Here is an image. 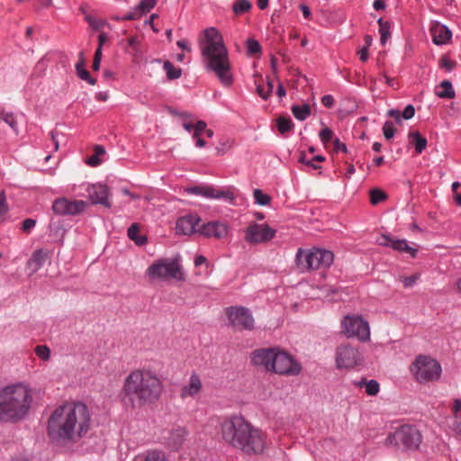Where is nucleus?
I'll return each mask as SVG.
<instances>
[{
    "instance_id": "obj_3",
    "label": "nucleus",
    "mask_w": 461,
    "mask_h": 461,
    "mask_svg": "<svg viewBox=\"0 0 461 461\" xmlns=\"http://www.w3.org/2000/svg\"><path fill=\"white\" fill-rule=\"evenodd\" d=\"M200 42L203 62L208 72H213L221 83L229 86L233 82L228 51L219 31L214 27L204 30Z\"/></svg>"
},
{
    "instance_id": "obj_26",
    "label": "nucleus",
    "mask_w": 461,
    "mask_h": 461,
    "mask_svg": "<svg viewBox=\"0 0 461 461\" xmlns=\"http://www.w3.org/2000/svg\"><path fill=\"white\" fill-rule=\"evenodd\" d=\"M50 234L53 237L55 241L63 242V239L66 233V229L63 226V223L60 221H50Z\"/></svg>"
},
{
    "instance_id": "obj_16",
    "label": "nucleus",
    "mask_w": 461,
    "mask_h": 461,
    "mask_svg": "<svg viewBox=\"0 0 461 461\" xmlns=\"http://www.w3.org/2000/svg\"><path fill=\"white\" fill-rule=\"evenodd\" d=\"M228 319L230 325L237 330H252L254 327V319L244 307H230L228 310Z\"/></svg>"
},
{
    "instance_id": "obj_36",
    "label": "nucleus",
    "mask_w": 461,
    "mask_h": 461,
    "mask_svg": "<svg viewBox=\"0 0 461 461\" xmlns=\"http://www.w3.org/2000/svg\"><path fill=\"white\" fill-rule=\"evenodd\" d=\"M232 9L235 14L240 15L251 9V3L249 0H236Z\"/></svg>"
},
{
    "instance_id": "obj_18",
    "label": "nucleus",
    "mask_w": 461,
    "mask_h": 461,
    "mask_svg": "<svg viewBox=\"0 0 461 461\" xmlns=\"http://www.w3.org/2000/svg\"><path fill=\"white\" fill-rule=\"evenodd\" d=\"M175 123L182 127L184 130L192 133L193 138H197L205 130L206 123L203 121H196L191 116H184L178 114L175 111Z\"/></svg>"
},
{
    "instance_id": "obj_14",
    "label": "nucleus",
    "mask_w": 461,
    "mask_h": 461,
    "mask_svg": "<svg viewBox=\"0 0 461 461\" xmlns=\"http://www.w3.org/2000/svg\"><path fill=\"white\" fill-rule=\"evenodd\" d=\"M276 235V230L265 223H252L245 230V240L251 244L266 243Z\"/></svg>"
},
{
    "instance_id": "obj_44",
    "label": "nucleus",
    "mask_w": 461,
    "mask_h": 461,
    "mask_svg": "<svg viewBox=\"0 0 461 461\" xmlns=\"http://www.w3.org/2000/svg\"><path fill=\"white\" fill-rule=\"evenodd\" d=\"M273 88V83L269 80L267 81V86H262L261 85L257 84V92L263 99H267L270 95Z\"/></svg>"
},
{
    "instance_id": "obj_28",
    "label": "nucleus",
    "mask_w": 461,
    "mask_h": 461,
    "mask_svg": "<svg viewBox=\"0 0 461 461\" xmlns=\"http://www.w3.org/2000/svg\"><path fill=\"white\" fill-rule=\"evenodd\" d=\"M139 225L137 223L131 224L127 231L130 240H133L138 246H142L147 243V237L139 235Z\"/></svg>"
},
{
    "instance_id": "obj_38",
    "label": "nucleus",
    "mask_w": 461,
    "mask_h": 461,
    "mask_svg": "<svg viewBox=\"0 0 461 461\" xmlns=\"http://www.w3.org/2000/svg\"><path fill=\"white\" fill-rule=\"evenodd\" d=\"M155 5L156 0H141L135 8L142 16L143 14L149 13L154 7Z\"/></svg>"
},
{
    "instance_id": "obj_51",
    "label": "nucleus",
    "mask_w": 461,
    "mask_h": 461,
    "mask_svg": "<svg viewBox=\"0 0 461 461\" xmlns=\"http://www.w3.org/2000/svg\"><path fill=\"white\" fill-rule=\"evenodd\" d=\"M191 53H185V51L179 50V52L175 53V59L178 62H186L189 63L191 61Z\"/></svg>"
},
{
    "instance_id": "obj_45",
    "label": "nucleus",
    "mask_w": 461,
    "mask_h": 461,
    "mask_svg": "<svg viewBox=\"0 0 461 461\" xmlns=\"http://www.w3.org/2000/svg\"><path fill=\"white\" fill-rule=\"evenodd\" d=\"M142 461H167L164 453L160 451L148 452Z\"/></svg>"
},
{
    "instance_id": "obj_56",
    "label": "nucleus",
    "mask_w": 461,
    "mask_h": 461,
    "mask_svg": "<svg viewBox=\"0 0 461 461\" xmlns=\"http://www.w3.org/2000/svg\"><path fill=\"white\" fill-rule=\"evenodd\" d=\"M105 25H109L106 21L102 20V19H95V18L90 24V26L95 31L101 30Z\"/></svg>"
},
{
    "instance_id": "obj_30",
    "label": "nucleus",
    "mask_w": 461,
    "mask_h": 461,
    "mask_svg": "<svg viewBox=\"0 0 461 461\" xmlns=\"http://www.w3.org/2000/svg\"><path fill=\"white\" fill-rule=\"evenodd\" d=\"M377 23L379 25L380 42L382 45H384L391 37V25L389 22L384 21L383 18L378 19Z\"/></svg>"
},
{
    "instance_id": "obj_7",
    "label": "nucleus",
    "mask_w": 461,
    "mask_h": 461,
    "mask_svg": "<svg viewBox=\"0 0 461 461\" xmlns=\"http://www.w3.org/2000/svg\"><path fill=\"white\" fill-rule=\"evenodd\" d=\"M341 332L347 338H355L360 342L370 340V327L360 315H346L341 321Z\"/></svg>"
},
{
    "instance_id": "obj_29",
    "label": "nucleus",
    "mask_w": 461,
    "mask_h": 461,
    "mask_svg": "<svg viewBox=\"0 0 461 461\" xmlns=\"http://www.w3.org/2000/svg\"><path fill=\"white\" fill-rule=\"evenodd\" d=\"M409 139L415 146L418 154H420L427 147V140L422 137L418 131H411L409 133Z\"/></svg>"
},
{
    "instance_id": "obj_49",
    "label": "nucleus",
    "mask_w": 461,
    "mask_h": 461,
    "mask_svg": "<svg viewBox=\"0 0 461 461\" xmlns=\"http://www.w3.org/2000/svg\"><path fill=\"white\" fill-rule=\"evenodd\" d=\"M320 139L323 142V143H327L329 142L330 140H331L332 139V136H333V132L329 128H324L322 129L321 131H320Z\"/></svg>"
},
{
    "instance_id": "obj_5",
    "label": "nucleus",
    "mask_w": 461,
    "mask_h": 461,
    "mask_svg": "<svg viewBox=\"0 0 461 461\" xmlns=\"http://www.w3.org/2000/svg\"><path fill=\"white\" fill-rule=\"evenodd\" d=\"M162 392L160 380L157 375L146 371H133L125 379L122 397L132 408L151 403Z\"/></svg>"
},
{
    "instance_id": "obj_31",
    "label": "nucleus",
    "mask_w": 461,
    "mask_h": 461,
    "mask_svg": "<svg viewBox=\"0 0 461 461\" xmlns=\"http://www.w3.org/2000/svg\"><path fill=\"white\" fill-rule=\"evenodd\" d=\"M76 70L77 76L86 82H88L90 85L94 86L96 83V80L93 78L89 72L85 68V63L84 59H81L77 64H76Z\"/></svg>"
},
{
    "instance_id": "obj_37",
    "label": "nucleus",
    "mask_w": 461,
    "mask_h": 461,
    "mask_svg": "<svg viewBox=\"0 0 461 461\" xmlns=\"http://www.w3.org/2000/svg\"><path fill=\"white\" fill-rule=\"evenodd\" d=\"M188 436V431L184 427H178L175 429V449L176 447H180L184 444L186 437Z\"/></svg>"
},
{
    "instance_id": "obj_19",
    "label": "nucleus",
    "mask_w": 461,
    "mask_h": 461,
    "mask_svg": "<svg viewBox=\"0 0 461 461\" xmlns=\"http://www.w3.org/2000/svg\"><path fill=\"white\" fill-rule=\"evenodd\" d=\"M86 192L92 204H101L106 208L111 207L107 185L102 184L91 185L86 188Z\"/></svg>"
},
{
    "instance_id": "obj_40",
    "label": "nucleus",
    "mask_w": 461,
    "mask_h": 461,
    "mask_svg": "<svg viewBox=\"0 0 461 461\" xmlns=\"http://www.w3.org/2000/svg\"><path fill=\"white\" fill-rule=\"evenodd\" d=\"M276 124L278 131L283 134L289 131L294 125L291 119L285 117H279Z\"/></svg>"
},
{
    "instance_id": "obj_39",
    "label": "nucleus",
    "mask_w": 461,
    "mask_h": 461,
    "mask_svg": "<svg viewBox=\"0 0 461 461\" xmlns=\"http://www.w3.org/2000/svg\"><path fill=\"white\" fill-rule=\"evenodd\" d=\"M253 196L256 203L259 205H267L270 203V196L267 194H264L260 189H255L253 192Z\"/></svg>"
},
{
    "instance_id": "obj_9",
    "label": "nucleus",
    "mask_w": 461,
    "mask_h": 461,
    "mask_svg": "<svg viewBox=\"0 0 461 461\" xmlns=\"http://www.w3.org/2000/svg\"><path fill=\"white\" fill-rule=\"evenodd\" d=\"M441 371V366L437 360L424 356L418 357L411 366V372L419 382L438 380Z\"/></svg>"
},
{
    "instance_id": "obj_42",
    "label": "nucleus",
    "mask_w": 461,
    "mask_h": 461,
    "mask_svg": "<svg viewBox=\"0 0 461 461\" xmlns=\"http://www.w3.org/2000/svg\"><path fill=\"white\" fill-rule=\"evenodd\" d=\"M35 354L43 361H48L50 357V349L46 345H39L34 349Z\"/></svg>"
},
{
    "instance_id": "obj_43",
    "label": "nucleus",
    "mask_w": 461,
    "mask_h": 461,
    "mask_svg": "<svg viewBox=\"0 0 461 461\" xmlns=\"http://www.w3.org/2000/svg\"><path fill=\"white\" fill-rule=\"evenodd\" d=\"M185 280L186 273L179 264L178 258L175 257V282H185Z\"/></svg>"
},
{
    "instance_id": "obj_1",
    "label": "nucleus",
    "mask_w": 461,
    "mask_h": 461,
    "mask_svg": "<svg viewBox=\"0 0 461 461\" xmlns=\"http://www.w3.org/2000/svg\"><path fill=\"white\" fill-rule=\"evenodd\" d=\"M91 428V415L82 402L67 403L58 407L48 421V434L52 441L76 443L84 438Z\"/></svg>"
},
{
    "instance_id": "obj_57",
    "label": "nucleus",
    "mask_w": 461,
    "mask_h": 461,
    "mask_svg": "<svg viewBox=\"0 0 461 461\" xmlns=\"http://www.w3.org/2000/svg\"><path fill=\"white\" fill-rule=\"evenodd\" d=\"M387 116L393 118L395 120L396 123H401V113L399 110L396 109H391L387 112Z\"/></svg>"
},
{
    "instance_id": "obj_64",
    "label": "nucleus",
    "mask_w": 461,
    "mask_h": 461,
    "mask_svg": "<svg viewBox=\"0 0 461 461\" xmlns=\"http://www.w3.org/2000/svg\"><path fill=\"white\" fill-rule=\"evenodd\" d=\"M358 55H359V59H360L361 61H366L367 59H368V49H367V47L362 48L358 51Z\"/></svg>"
},
{
    "instance_id": "obj_22",
    "label": "nucleus",
    "mask_w": 461,
    "mask_h": 461,
    "mask_svg": "<svg viewBox=\"0 0 461 461\" xmlns=\"http://www.w3.org/2000/svg\"><path fill=\"white\" fill-rule=\"evenodd\" d=\"M380 244L383 246L390 247L400 252L410 253L413 258L417 253V249L410 247L405 240H393L387 236H383Z\"/></svg>"
},
{
    "instance_id": "obj_47",
    "label": "nucleus",
    "mask_w": 461,
    "mask_h": 461,
    "mask_svg": "<svg viewBox=\"0 0 461 461\" xmlns=\"http://www.w3.org/2000/svg\"><path fill=\"white\" fill-rule=\"evenodd\" d=\"M247 50L249 54H258L261 50L260 44L254 39H249L247 41Z\"/></svg>"
},
{
    "instance_id": "obj_10",
    "label": "nucleus",
    "mask_w": 461,
    "mask_h": 461,
    "mask_svg": "<svg viewBox=\"0 0 461 461\" xmlns=\"http://www.w3.org/2000/svg\"><path fill=\"white\" fill-rule=\"evenodd\" d=\"M364 357L358 348L349 343H343L337 347L335 351V363L338 369H352L361 366Z\"/></svg>"
},
{
    "instance_id": "obj_32",
    "label": "nucleus",
    "mask_w": 461,
    "mask_h": 461,
    "mask_svg": "<svg viewBox=\"0 0 461 461\" xmlns=\"http://www.w3.org/2000/svg\"><path fill=\"white\" fill-rule=\"evenodd\" d=\"M292 113L294 116L299 121H304L311 113V107L309 104L293 105Z\"/></svg>"
},
{
    "instance_id": "obj_53",
    "label": "nucleus",
    "mask_w": 461,
    "mask_h": 461,
    "mask_svg": "<svg viewBox=\"0 0 461 461\" xmlns=\"http://www.w3.org/2000/svg\"><path fill=\"white\" fill-rule=\"evenodd\" d=\"M8 211L6 197L4 192L0 193V216L4 215Z\"/></svg>"
},
{
    "instance_id": "obj_41",
    "label": "nucleus",
    "mask_w": 461,
    "mask_h": 461,
    "mask_svg": "<svg viewBox=\"0 0 461 461\" xmlns=\"http://www.w3.org/2000/svg\"><path fill=\"white\" fill-rule=\"evenodd\" d=\"M386 199V194L380 189H373L370 191V202L376 205Z\"/></svg>"
},
{
    "instance_id": "obj_21",
    "label": "nucleus",
    "mask_w": 461,
    "mask_h": 461,
    "mask_svg": "<svg viewBox=\"0 0 461 461\" xmlns=\"http://www.w3.org/2000/svg\"><path fill=\"white\" fill-rule=\"evenodd\" d=\"M228 226L220 221H211L203 224L199 232L208 238L222 239L228 235Z\"/></svg>"
},
{
    "instance_id": "obj_6",
    "label": "nucleus",
    "mask_w": 461,
    "mask_h": 461,
    "mask_svg": "<svg viewBox=\"0 0 461 461\" xmlns=\"http://www.w3.org/2000/svg\"><path fill=\"white\" fill-rule=\"evenodd\" d=\"M295 260L301 272H308L330 267L334 260V255L331 251L322 249L315 248L311 250L299 249Z\"/></svg>"
},
{
    "instance_id": "obj_55",
    "label": "nucleus",
    "mask_w": 461,
    "mask_h": 461,
    "mask_svg": "<svg viewBox=\"0 0 461 461\" xmlns=\"http://www.w3.org/2000/svg\"><path fill=\"white\" fill-rule=\"evenodd\" d=\"M36 225V221L33 219H26L23 222V231H30L32 229H33Z\"/></svg>"
},
{
    "instance_id": "obj_61",
    "label": "nucleus",
    "mask_w": 461,
    "mask_h": 461,
    "mask_svg": "<svg viewBox=\"0 0 461 461\" xmlns=\"http://www.w3.org/2000/svg\"><path fill=\"white\" fill-rule=\"evenodd\" d=\"M461 411V400L455 399L453 402V412H454V419L457 417V413Z\"/></svg>"
},
{
    "instance_id": "obj_25",
    "label": "nucleus",
    "mask_w": 461,
    "mask_h": 461,
    "mask_svg": "<svg viewBox=\"0 0 461 461\" xmlns=\"http://www.w3.org/2000/svg\"><path fill=\"white\" fill-rule=\"evenodd\" d=\"M48 258V252L43 249H37L33 252L32 258L28 261L29 267L32 268L33 272L38 271L45 263Z\"/></svg>"
},
{
    "instance_id": "obj_2",
    "label": "nucleus",
    "mask_w": 461,
    "mask_h": 461,
    "mask_svg": "<svg viewBox=\"0 0 461 461\" xmlns=\"http://www.w3.org/2000/svg\"><path fill=\"white\" fill-rule=\"evenodd\" d=\"M221 435L230 447L247 456H259L267 447L266 433L242 416H232L221 424Z\"/></svg>"
},
{
    "instance_id": "obj_33",
    "label": "nucleus",
    "mask_w": 461,
    "mask_h": 461,
    "mask_svg": "<svg viewBox=\"0 0 461 461\" xmlns=\"http://www.w3.org/2000/svg\"><path fill=\"white\" fill-rule=\"evenodd\" d=\"M448 433L457 442L461 443V420L458 417L453 419L451 423L448 425Z\"/></svg>"
},
{
    "instance_id": "obj_52",
    "label": "nucleus",
    "mask_w": 461,
    "mask_h": 461,
    "mask_svg": "<svg viewBox=\"0 0 461 461\" xmlns=\"http://www.w3.org/2000/svg\"><path fill=\"white\" fill-rule=\"evenodd\" d=\"M141 15L137 11L136 8H134L132 11L129 12L126 15L123 17H121V20H137L140 18ZM116 20H120V17H115Z\"/></svg>"
},
{
    "instance_id": "obj_34",
    "label": "nucleus",
    "mask_w": 461,
    "mask_h": 461,
    "mask_svg": "<svg viewBox=\"0 0 461 461\" xmlns=\"http://www.w3.org/2000/svg\"><path fill=\"white\" fill-rule=\"evenodd\" d=\"M358 386L365 387L366 394L370 396H375L379 393L380 385L377 381L375 380H370L366 381L362 380L358 383Z\"/></svg>"
},
{
    "instance_id": "obj_24",
    "label": "nucleus",
    "mask_w": 461,
    "mask_h": 461,
    "mask_svg": "<svg viewBox=\"0 0 461 461\" xmlns=\"http://www.w3.org/2000/svg\"><path fill=\"white\" fill-rule=\"evenodd\" d=\"M202 388V383L196 374H193L190 377L189 384L181 390L180 396L183 399L196 395Z\"/></svg>"
},
{
    "instance_id": "obj_27",
    "label": "nucleus",
    "mask_w": 461,
    "mask_h": 461,
    "mask_svg": "<svg viewBox=\"0 0 461 461\" xmlns=\"http://www.w3.org/2000/svg\"><path fill=\"white\" fill-rule=\"evenodd\" d=\"M435 94L439 98L445 99H452L456 95L452 84L448 80L442 81L438 87L436 89Z\"/></svg>"
},
{
    "instance_id": "obj_60",
    "label": "nucleus",
    "mask_w": 461,
    "mask_h": 461,
    "mask_svg": "<svg viewBox=\"0 0 461 461\" xmlns=\"http://www.w3.org/2000/svg\"><path fill=\"white\" fill-rule=\"evenodd\" d=\"M334 149L337 151H339V150H341L343 152L348 151L346 144L340 142L339 139H335V140H334Z\"/></svg>"
},
{
    "instance_id": "obj_58",
    "label": "nucleus",
    "mask_w": 461,
    "mask_h": 461,
    "mask_svg": "<svg viewBox=\"0 0 461 461\" xmlns=\"http://www.w3.org/2000/svg\"><path fill=\"white\" fill-rule=\"evenodd\" d=\"M321 104L325 106V107H331L334 104V98L332 95H325L321 97Z\"/></svg>"
},
{
    "instance_id": "obj_59",
    "label": "nucleus",
    "mask_w": 461,
    "mask_h": 461,
    "mask_svg": "<svg viewBox=\"0 0 461 461\" xmlns=\"http://www.w3.org/2000/svg\"><path fill=\"white\" fill-rule=\"evenodd\" d=\"M164 69L167 72V77L168 79H173V65L170 61L167 60L164 62Z\"/></svg>"
},
{
    "instance_id": "obj_50",
    "label": "nucleus",
    "mask_w": 461,
    "mask_h": 461,
    "mask_svg": "<svg viewBox=\"0 0 461 461\" xmlns=\"http://www.w3.org/2000/svg\"><path fill=\"white\" fill-rule=\"evenodd\" d=\"M415 114V108L412 104H408L402 113V117L405 120H410L411 119Z\"/></svg>"
},
{
    "instance_id": "obj_17",
    "label": "nucleus",
    "mask_w": 461,
    "mask_h": 461,
    "mask_svg": "<svg viewBox=\"0 0 461 461\" xmlns=\"http://www.w3.org/2000/svg\"><path fill=\"white\" fill-rule=\"evenodd\" d=\"M189 193L203 196L209 199H224L227 201H232L234 199V194L229 189H218L212 185H200L190 188Z\"/></svg>"
},
{
    "instance_id": "obj_11",
    "label": "nucleus",
    "mask_w": 461,
    "mask_h": 461,
    "mask_svg": "<svg viewBox=\"0 0 461 461\" xmlns=\"http://www.w3.org/2000/svg\"><path fill=\"white\" fill-rule=\"evenodd\" d=\"M301 371L300 363L293 356L278 348L272 372L280 375L294 376Z\"/></svg>"
},
{
    "instance_id": "obj_48",
    "label": "nucleus",
    "mask_w": 461,
    "mask_h": 461,
    "mask_svg": "<svg viewBox=\"0 0 461 461\" xmlns=\"http://www.w3.org/2000/svg\"><path fill=\"white\" fill-rule=\"evenodd\" d=\"M176 47L179 50L185 51V53L192 52L191 42L187 39H183L176 41Z\"/></svg>"
},
{
    "instance_id": "obj_12",
    "label": "nucleus",
    "mask_w": 461,
    "mask_h": 461,
    "mask_svg": "<svg viewBox=\"0 0 461 461\" xmlns=\"http://www.w3.org/2000/svg\"><path fill=\"white\" fill-rule=\"evenodd\" d=\"M146 276L150 283L170 281L173 278V259L156 260L146 270Z\"/></svg>"
},
{
    "instance_id": "obj_4",
    "label": "nucleus",
    "mask_w": 461,
    "mask_h": 461,
    "mask_svg": "<svg viewBox=\"0 0 461 461\" xmlns=\"http://www.w3.org/2000/svg\"><path fill=\"white\" fill-rule=\"evenodd\" d=\"M32 389L26 383H15L0 390V421L17 423L24 420L32 406Z\"/></svg>"
},
{
    "instance_id": "obj_15",
    "label": "nucleus",
    "mask_w": 461,
    "mask_h": 461,
    "mask_svg": "<svg viewBox=\"0 0 461 461\" xmlns=\"http://www.w3.org/2000/svg\"><path fill=\"white\" fill-rule=\"evenodd\" d=\"M278 348H258L250 355L253 366L267 372H272Z\"/></svg>"
},
{
    "instance_id": "obj_46",
    "label": "nucleus",
    "mask_w": 461,
    "mask_h": 461,
    "mask_svg": "<svg viewBox=\"0 0 461 461\" xmlns=\"http://www.w3.org/2000/svg\"><path fill=\"white\" fill-rule=\"evenodd\" d=\"M395 128L391 121H386L383 126L384 136L387 140H391L394 136Z\"/></svg>"
},
{
    "instance_id": "obj_63",
    "label": "nucleus",
    "mask_w": 461,
    "mask_h": 461,
    "mask_svg": "<svg viewBox=\"0 0 461 461\" xmlns=\"http://www.w3.org/2000/svg\"><path fill=\"white\" fill-rule=\"evenodd\" d=\"M454 65L455 64L448 59L445 57L441 59V66L446 68L448 71H450L454 68Z\"/></svg>"
},
{
    "instance_id": "obj_35",
    "label": "nucleus",
    "mask_w": 461,
    "mask_h": 461,
    "mask_svg": "<svg viewBox=\"0 0 461 461\" xmlns=\"http://www.w3.org/2000/svg\"><path fill=\"white\" fill-rule=\"evenodd\" d=\"M0 118L3 120L6 124H8L11 129L14 131V132L18 135L19 134V129L18 124L16 122V119L12 113H7L5 111H0Z\"/></svg>"
},
{
    "instance_id": "obj_13",
    "label": "nucleus",
    "mask_w": 461,
    "mask_h": 461,
    "mask_svg": "<svg viewBox=\"0 0 461 461\" xmlns=\"http://www.w3.org/2000/svg\"><path fill=\"white\" fill-rule=\"evenodd\" d=\"M87 202L83 200H69L66 197H59L53 201L52 211L60 216H75L85 212Z\"/></svg>"
},
{
    "instance_id": "obj_54",
    "label": "nucleus",
    "mask_w": 461,
    "mask_h": 461,
    "mask_svg": "<svg viewBox=\"0 0 461 461\" xmlns=\"http://www.w3.org/2000/svg\"><path fill=\"white\" fill-rule=\"evenodd\" d=\"M417 279H418V276L414 275V276H411L402 277V282L403 284V286L408 288V287L413 286L414 284L416 283Z\"/></svg>"
},
{
    "instance_id": "obj_20",
    "label": "nucleus",
    "mask_w": 461,
    "mask_h": 461,
    "mask_svg": "<svg viewBox=\"0 0 461 461\" xmlns=\"http://www.w3.org/2000/svg\"><path fill=\"white\" fill-rule=\"evenodd\" d=\"M200 218L194 214H188L178 218L176 223V232L182 235H191L194 232H199L197 224Z\"/></svg>"
},
{
    "instance_id": "obj_62",
    "label": "nucleus",
    "mask_w": 461,
    "mask_h": 461,
    "mask_svg": "<svg viewBox=\"0 0 461 461\" xmlns=\"http://www.w3.org/2000/svg\"><path fill=\"white\" fill-rule=\"evenodd\" d=\"M50 134L53 145H54V149H55V151H57L59 147V140L58 139V133L54 131H51Z\"/></svg>"
},
{
    "instance_id": "obj_23",
    "label": "nucleus",
    "mask_w": 461,
    "mask_h": 461,
    "mask_svg": "<svg viewBox=\"0 0 461 461\" xmlns=\"http://www.w3.org/2000/svg\"><path fill=\"white\" fill-rule=\"evenodd\" d=\"M430 33L436 45L446 44L452 35L448 28L439 23H436L430 27Z\"/></svg>"
},
{
    "instance_id": "obj_8",
    "label": "nucleus",
    "mask_w": 461,
    "mask_h": 461,
    "mask_svg": "<svg viewBox=\"0 0 461 461\" xmlns=\"http://www.w3.org/2000/svg\"><path fill=\"white\" fill-rule=\"evenodd\" d=\"M421 442L420 432L413 426H402L386 438V444L391 446H402L406 449H416Z\"/></svg>"
}]
</instances>
